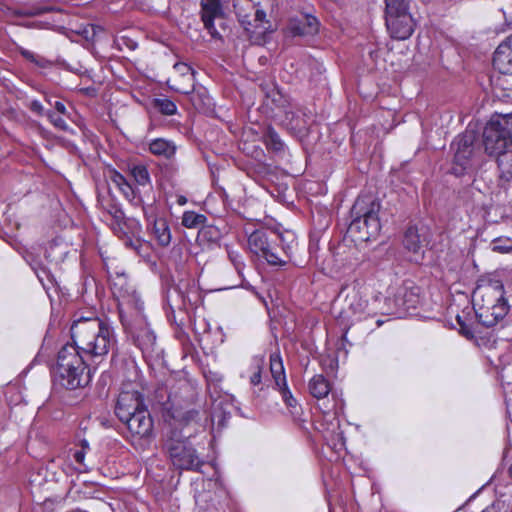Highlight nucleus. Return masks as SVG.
Listing matches in <instances>:
<instances>
[{
	"label": "nucleus",
	"instance_id": "nucleus-29",
	"mask_svg": "<svg viewBox=\"0 0 512 512\" xmlns=\"http://www.w3.org/2000/svg\"><path fill=\"white\" fill-rule=\"evenodd\" d=\"M90 450V446L87 440L82 439L79 441V444L74 448L71 449V455L74 459L75 463L79 465V469L82 471L87 470V465L85 464V455Z\"/></svg>",
	"mask_w": 512,
	"mask_h": 512
},
{
	"label": "nucleus",
	"instance_id": "nucleus-15",
	"mask_svg": "<svg viewBox=\"0 0 512 512\" xmlns=\"http://www.w3.org/2000/svg\"><path fill=\"white\" fill-rule=\"evenodd\" d=\"M122 422L126 424L132 436L142 439L152 435L153 420L146 407L138 410L137 413L132 414L127 420H123Z\"/></svg>",
	"mask_w": 512,
	"mask_h": 512
},
{
	"label": "nucleus",
	"instance_id": "nucleus-40",
	"mask_svg": "<svg viewBox=\"0 0 512 512\" xmlns=\"http://www.w3.org/2000/svg\"><path fill=\"white\" fill-rule=\"evenodd\" d=\"M46 116L56 128H59L61 130L67 129V123L61 115H58L52 111H48L46 112Z\"/></svg>",
	"mask_w": 512,
	"mask_h": 512
},
{
	"label": "nucleus",
	"instance_id": "nucleus-39",
	"mask_svg": "<svg viewBox=\"0 0 512 512\" xmlns=\"http://www.w3.org/2000/svg\"><path fill=\"white\" fill-rule=\"evenodd\" d=\"M54 11H60L59 8H56L55 6H52L50 4H38L30 9L29 12H27V15L31 16H39L43 15L45 13L54 12Z\"/></svg>",
	"mask_w": 512,
	"mask_h": 512
},
{
	"label": "nucleus",
	"instance_id": "nucleus-5",
	"mask_svg": "<svg viewBox=\"0 0 512 512\" xmlns=\"http://www.w3.org/2000/svg\"><path fill=\"white\" fill-rule=\"evenodd\" d=\"M133 311L130 315H126L124 310L120 308V317L134 335L137 346L143 353L151 354L155 351L156 335L147 326L146 319L143 315V302L139 296L133 294L126 303Z\"/></svg>",
	"mask_w": 512,
	"mask_h": 512
},
{
	"label": "nucleus",
	"instance_id": "nucleus-3",
	"mask_svg": "<svg viewBox=\"0 0 512 512\" xmlns=\"http://www.w3.org/2000/svg\"><path fill=\"white\" fill-rule=\"evenodd\" d=\"M91 380L84 355L74 345L66 344L58 352L54 382L68 390L85 387Z\"/></svg>",
	"mask_w": 512,
	"mask_h": 512
},
{
	"label": "nucleus",
	"instance_id": "nucleus-11",
	"mask_svg": "<svg viewBox=\"0 0 512 512\" xmlns=\"http://www.w3.org/2000/svg\"><path fill=\"white\" fill-rule=\"evenodd\" d=\"M249 250L260 257H263L270 265H285L286 259H283L275 248L268 241L267 234L263 230H256L248 237Z\"/></svg>",
	"mask_w": 512,
	"mask_h": 512
},
{
	"label": "nucleus",
	"instance_id": "nucleus-49",
	"mask_svg": "<svg viewBox=\"0 0 512 512\" xmlns=\"http://www.w3.org/2000/svg\"><path fill=\"white\" fill-rule=\"evenodd\" d=\"M178 203L183 205L186 203V199L184 197H181L179 200H178Z\"/></svg>",
	"mask_w": 512,
	"mask_h": 512
},
{
	"label": "nucleus",
	"instance_id": "nucleus-24",
	"mask_svg": "<svg viewBox=\"0 0 512 512\" xmlns=\"http://www.w3.org/2000/svg\"><path fill=\"white\" fill-rule=\"evenodd\" d=\"M149 150L156 156H162L164 158L170 159L176 152V146L171 141L163 138H157L151 141L149 144Z\"/></svg>",
	"mask_w": 512,
	"mask_h": 512
},
{
	"label": "nucleus",
	"instance_id": "nucleus-16",
	"mask_svg": "<svg viewBox=\"0 0 512 512\" xmlns=\"http://www.w3.org/2000/svg\"><path fill=\"white\" fill-rule=\"evenodd\" d=\"M339 295H344L347 312L352 315H362L366 311L367 300L358 283L353 282L343 286Z\"/></svg>",
	"mask_w": 512,
	"mask_h": 512
},
{
	"label": "nucleus",
	"instance_id": "nucleus-6",
	"mask_svg": "<svg viewBox=\"0 0 512 512\" xmlns=\"http://www.w3.org/2000/svg\"><path fill=\"white\" fill-rule=\"evenodd\" d=\"M454 151L452 172L461 176L481 163V148L474 131H466L451 144Z\"/></svg>",
	"mask_w": 512,
	"mask_h": 512
},
{
	"label": "nucleus",
	"instance_id": "nucleus-36",
	"mask_svg": "<svg viewBox=\"0 0 512 512\" xmlns=\"http://www.w3.org/2000/svg\"><path fill=\"white\" fill-rule=\"evenodd\" d=\"M264 365V360L262 358L254 359V363L252 365V374L250 376V383L254 386L259 385L261 383V374Z\"/></svg>",
	"mask_w": 512,
	"mask_h": 512
},
{
	"label": "nucleus",
	"instance_id": "nucleus-1",
	"mask_svg": "<svg viewBox=\"0 0 512 512\" xmlns=\"http://www.w3.org/2000/svg\"><path fill=\"white\" fill-rule=\"evenodd\" d=\"M70 331L71 345L94 362H101L115 344L113 329L99 318L78 319Z\"/></svg>",
	"mask_w": 512,
	"mask_h": 512
},
{
	"label": "nucleus",
	"instance_id": "nucleus-47",
	"mask_svg": "<svg viewBox=\"0 0 512 512\" xmlns=\"http://www.w3.org/2000/svg\"><path fill=\"white\" fill-rule=\"evenodd\" d=\"M54 108H55L56 112L61 114V115H65L67 113V110H66V107H65L64 103H62L60 101H56L55 102Z\"/></svg>",
	"mask_w": 512,
	"mask_h": 512
},
{
	"label": "nucleus",
	"instance_id": "nucleus-25",
	"mask_svg": "<svg viewBox=\"0 0 512 512\" xmlns=\"http://www.w3.org/2000/svg\"><path fill=\"white\" fill-rule=\"evenodd\" d=\"M499 178L508 183L512 181V150L504 151L497 156Z\"/></svg>",
	"mask_w": 512,
	"mask_h": 512
},
{
	"label": "nucleus",
	"instance_id": "nucleus-42",
	"mask_svg": "<svg viewBox=\"0 0 512 512\" xmlns=\"http://www.w3.org/2000/svg\"><path fill=\"white\" fill-rule=\"evenodd\" d=\"M228 256L232 264L234 265L235 269L239 274H241L242 269L244 268V262L242 260V257L239 253L234 251H229Z\"/></svg>",
	"mask_w": 512,
	"mask_h": 512
},
{
	"label": "nucleus",
	"instance_id": "nucleus-8",
	"mask_svg": "<svg viewBox=\"0 0 512 512\" xmlns=\"http://www.w3.org/2000/svg\"><path fill=\"white\" fill-rule=\"evenodd\" d=\"M512 143V121L507 115L493 116L483 132V144L489 155H500Z\"/></svg>",
	"mask_w": 512,
	"mask_h": 512
},
{
	"label": "nucleus",
	"instance_id": "nucleus-20",
	"mask_svg": "<svg viewBox=\"0 0 512 512\" xmlns=\"http://www.w3.org/2000/svg\"><path fill=\"white\" fill-rule=\"evenodd\" d=\"M165 410L170 417L179 424L188 425L197 420L199 412L195 409H185L179 406L170 397L165 403Z\"/></svg>",
	"mask_w": 512,
	"mask_h": 512
},
{
	"label": "nucleus",
	"instance_id": "nucleus-48",
	"mask_svg": "<svg viewBox=\"0 0 512 512\" xmlns=\"http://www.w3.org/2000/svg\"><path fill=\"white\" fill-rule=\"evenodd\" d=\"M175 89H176L177 91H179V92H181V93H185V94H186V93H189V91H190L189 89H181V88H178V87H176Z\"/></svg>",
	"mask_w": 512,
	"mask_h": 512
},
{
	"label": "nucleus",
	"instance_id": "nucleus-30",
	"mask_svg": "<svg viewBox=\"0 0 512 512\" xmlns=\"http://www.w3.org/2000/svg\"><path fill=\"white\" fill-rule=\"evenodd\" d=\"M207 218L203 214L194 211H185L182 216V225L186 228L203 227Z\"/></svg>",
	"mask_w": 512,
	"mask_h": 512
},
{
	"label": "nucleus",
	"instance_id": "nucleus-52",
	"mask_svg": "<svg viewBox=\"0 0 512 512\" xmlns=\"http://www.w3.org/2000/svg\"><path fill=\"white\" fill-rule=\"evenodd\" d=\"M423 2H430L431 0H422Z\"/></svg>",
	"mask_w": 512,
	"mask_h": 512
},
{
	"label": "nucleus",
	"instance_id": "nucleus-35",
	"mask_svg": "<svg viewBox=\"0 0 512 512\" xmlns=\"http://www.w3.org/2000/svg\"><path fill=\"white\" fill-rule=\"evenodd\" d=\"M155 106L164 115H169V116L174 115L177 111V107H176L175 103L167 98L156 99Z\"/></svg>",
	"mask_w": 512,
	"mask_h": 512
},
{
	"label": "nucleus",
	"instance_id": "nucleus-28",
	"mask_svg": "<svg viewBox=\"0 0 512 512\" xmlns=\"http://www.w3.org/2000/svg\"><path fill=\"white\" fill-rule=\"evenodd\" d=\"M67 253L68 249L66 244L58 241H53L49 244L48 248L46 249V258L49 259L51 262L57 263L63 261Z\"/></svg>",
	"mask_w": 512,
	"mask_h": 512
},
{
	"label": "nucleus",
	"instance_id": "nucleus-19",
	"mask_svg": "<svg viewBox=\"0 0 512 512\" xmlns=\"http://www.w3.org/2000/svg\"><path fill=\"white\" fill-rule=\"evenodd\" d=\"M319 23L314 16L304 15L299 19L291 20L288 29L293 36L314 35L318 32Z\"/></svg>",
	"mask_w": 512,
	"mask_h": 512
},
{
	"label": "nucleus",
	"instance_id": "nucleus-21",
	"mask_svg": "<svg viewBox=\"0 0 512 512\" xmlns=\"http://www.w3.org/2000/svg\"><path fill=\"white\" fill-rule=\"evenodd\" d=\"M240 22L251 37H261L270 29L269 21L266 20V13L259 9L255 12L254 24L251 23L247 16L240 18Z\"/></svg>",
	"mask_w": 512,
	"mask_h": 512
},
{
	"label": "nucleus",
	"instance_id": "nucleus-10",
	"mask_svg": "<svg viewBox=\"0 0 512 512\" xmlns=\"http://www.w3.org/2000/svg\"><path fill=\"white\" fill-rule=\"evenodd\" d=\"M111 228L127 248L137 254L141 253L144 245L141 239L142 226L137 219L124 216L121 221L111 222Z\"/></svg>",
	"mask_w": 512,
	"mask_h": 512
},
{
	"label": "nucleus",
	"instance_id": "nucleus-13",
	"mask_svg": "<svg viewBox=\"0 0 512 512\" xmlns=\"http://www.w3.org/2000/svg\"><path fill=\"white\" fill-rule=\"evenodd\" d=\"M270 371L275 381V385L282 395V399L291 409L297 408V400L293 397L291 391L287 386L284 366L282 359L278 354H272L270 356Z\"/></svg>",
	"mask_w": 512,
	"mask_h": 512
},
{
	"label": "nucleus",
	"instance_id": "nucleus-37",
	"mask_svg": "<svg viewBox=\"0 0 512 512\" xmlns=\"http://www.w3.org/2000/svg\"><path fill=\"white\" fill-rule=\"evenodd\" d=\"M174 69L189 82V88H193L194 73L192 68L185 63H176Z\"/></svg>",
	"mask_w": 512,
	"mask_h": 512
},
{
	"label": "nucleus",
	"instance_id": "nucleus-22",
	"mask_svg": "<svg viewBox=\"0 0 512 512\" xmlns=\"http://www.w3.org/2000/svg\"><path fill=\"white\" fill-rule=\"evenodd\" d=\"M109 178L129 202L135 206L143 204L141 197H137L136 191L122 174L116 170H111Z\"/></svg>",
	"mask_w": 512,
	"mask_h": 512
},
{
	"label": "nucleus",
	"instance_id": "nucleus-41",
	"mask_svg": "<svg viewBox=\"0 0 512 512\" xmlns=\"http://www.w3.org/2000/svg\"><path fill=\"white\" fill-rule=\"evenodd\" d=\"M107 212L112 217V222L121 221V219H123L125 216L121 207L115 203H112L108 206Z\"/></svg>",
	"mask_w": 512,
	"mask_h": 512
},
{
	"label": "nucleus",
	"instance_id": "nucleus-33",
	"mask_svg": "<svg viewBox=\"0 0 512 512\" xmlns=\"http://www.w3.org/2000/svg\"><path fill=\"white\" fill-rule=\"evenodd\" d=\"M131 175L139 185H146L150 182V176L147 168L142 165L134 166L131 169Z\"/></svg>",
	"mask_w": 512,
	"mask_h": 512
},
{
	"label": "nucleus",
	"instance_id": "nucleus-4",
	"mask_svg": "<svg viewBox=\"0 0 512 512\" xmlns=\"http://www.w3.org/2000/svg\"><path fill=\"white\" fill-rule=\"evenodd\" d=\"M380 203L372 197H359L351 213L354 217L348 227V233L358 242L376 239L381 230L379 219Z\"/></svg>",
	"mask_w": 512,
	"mask_h": 512
},
{
	"label": "nucleus",
	"instance_id": "nucleus-50",
	"mask_svg": "<svg viewBox=\"0 0 512 512\" xmlns=\"http://www.w3.org/2000/svg\"><path fill=\"white\" fill-rule=\"evenodd\" d=\"M36 274H37L38 279L42 282L43 278L40 276V274L38 272H36Z\"/></svg>",
	"mask_w": 512,
	"mask_h": 512
},
{
	"label": "nucleus",
	"instance_id": "nucleus-44",
	"mask_svg": "<svg viewBox=\"0 0 512 512\" xmlns=\"http://www.w3.org/2000/svg\"><path fill=\"white\" fill-rule=\"evenodd\" d=\"M29 108L32 112L36 113L39 116L46 115L44 107L38 100L31 101L29 104Z\"/></svg>",
	"mask_w": 512,
	"mask_h": 512
},
{
	"label": "nucleus",
	"instance_id": "nucleus-43",
	"mask_svg": "<svg viewBox=\"0 0 512 512\" xmlns=\"http://www.w3.org/2000/svg\"><path fill=\"white\" fill-rule=\"evenodd\" d=\"M385 9L409 6L410 0H384Z\"/></svg>",
	"mask_w": 512,
	"mask_h": 512
},
{
	"label": "nucleus",
	"instance_id": "nucleus-23",
	"mask_svg": "<svg viewBox=\"0 0 512 512\" xmlns=\"http://www.w3.org/2000/svg\"><path fill=\"white\" fill-rule=\"evenodd\" d=\"M309 393L316 399H323L331 391L330 382L321 374L313 376L308 383Z\"/></svg>",
	"mask_w": 512,
	"mask_h": 512
},
{
	"label": "nucleus",
	"instance_id": "nucleus-34",
	"mask_svg": "<svg viewBox=\"0 0 512 512\" xmlns=\"http://www.w3.org/2000/svg\"><path fill=\"white\" fill-rule=\"evenodd\" d=\"M201 241L216 242L220 238V231L214 226H203L198 234Z\"/></svg>",
	"mask_w": 512,
	"mask_h": 512
},
{
	"label": "nucleus",
	"instance_id": "nucleus-17",
	"mask_svg": "<svg viewBox=\"0 0 512 512\" xmlns=\"http://www.w3.org/2000/svg\"><path fill=\"white\" fill-rule=\"evenodd\" d=\"M493 65L501 73L512 74V35L497 47Z\"/></svg>",
	"mask_w": 512,
	"mask_h": 512
},
{
	"label": "nucleus",
	"instance_id": "nucleus-14",
	"mask_svg": "<svg viewBox=\"0 0 512 512\" xmlns=\"http://www.w3.org/2000/svg\"><path fill=\"white\" fill-rule=\"evenodd\" d=\"M201 19L204 27L213 38L220 39L221 34L215 28L214 21H223L224 12L220 0H202L201 1Z\"/></svg>",
	"mask_w": 512,
	"mask_h": 512
},
{
	"label": "nucleus",
	"instance_id": "nucleus-7",
	"mask_svg": "<svg viewBox=\"0 0 512 512\" xmlns=\"http://www.w3.org/2000/svg\"><path fill=\"white\" fill-rule=\"evenodd\" d=\"M164 448L177 469L198 471L204 463L188 438L182 436L177 430H172L167 436Z\"/></svg>",
	"mask_w": 512,
	"mask_h": 512
},
{
	"label": "nucleus",
	"instance_id": "nucleus-27",
	"mask_svg": "<svg viewBox=\"0 0 512 512\" xmlns=\"http://www.w3.org/2000/svg\"><path fill=\"white\" fill-rule=\"evenodd\" d=\"M403 244L408 251H411L415 254L420 252L423 240L421 239L417 228L409 227L406 230L404 234Z\"/></svg>",
	"mask_w": 512,
	"mask_h": 512
},
{
	"label": "nucleus",
	"instance_id": "nucleus-26",
	"mask_svg": "<svg viewBox=\"0 0 512 512\" xmlns=\"http://www.w3.org/2000/svg\"><path fill=\"white\" fill-rule=\"evenodd\" d=\"M283 123L293 132L301 133L307 129L306 119L292 110L285 111Z\"/></svg>",
	"mask_w": 512,
	"mask_h": 512
},
{
	"label": "nucleus",
	"instance_id": "nucleus-18",
	"mask_svg": "<svg viewBox=\"0 0 512 512\" xmlns=\"http://www.w3.org/2000/svg\"><path fill=\"white\" fill-rule=\"evenodd\" d=\"M144 214L148 221L152 222V233L161 246H168L171 242V232L164 218H156L153 213H149L146 207H143Z\"/></svg>",
	"mask_w": 512,
	"mask_h": 512
},
{
	"label": "nucleus",
	"instance_id": "nucleus-9",
	"mask_svg": "<svg viewBox=\"0 0 512 512\" xmlns=\"http://www.w3.org/2000/svg\"><path fill=\"white\" fill-rule=\"evenodd\" d=\"M385 24L390 36L396 40L408 39L416 26L409 6L385 9Z\"/></svg>",
	"mask_w": 512,
	"mask_h": 512
},
{
	"label": "nucleus",
	"instance_id": "nucleus-46",
	"mask_svg": "<svg viewBox=\"0 0 512 512\" xmlns=\"http://www.w3.org/2000/svg\"><path fill=\"white\" fill-rule=\"evenodd\" d=\"M20 54L28 61L30 62H33L34 60H36V54L27 50V49H24V48H21L20 49Z\"/></svg>",
	"mask_w": 512,
	"mask_h": 512
},
{
	"label": "nucleus",
	"instance_id": "nucleus-38",
	"mask_svg": "<svg viewBox=\"0 0 512 512\" xmlns=\"http://www.w3.org/2000/svg\"><path fill=\"white\" fill-rule=\"evenodd\" d=\"M492 250L495 252L507 253L512 250V240L509 238L496 239L492 243Z\"/></svg>",
	"mask_w": 512,
	"mask_h": 512
},
{
	"label": "nucleus",
	"instance_id": "nucleus-32",
	"mask_svg": "<svg viewBox=\"0 0 512 512\" xmlns=\"http://www.w3.org/2000/svg\"><path fill=\"white\" fill-rule=\"evenodd\" d=\"M277 238L280 241L281 245V254H279L283 259H286V263L288 262L293 244L295 242L294 236L290 233L287 234H279Z\"/></svg>",
	"mask_w": 512,
	"mask_h": 512
},
{
	"label": "nucleus",
	"instance_id": "nucleus-45",
	"mask_svg": "<svg viewBox=\"0 0 512 512\" xmlns=\"http://www.w3.org/2000/svg\"><path fill=\"white\" fill-rule=\"evenodd\" d=\"M33 63L41 68H49L52 66V62L42 56L36 55V60Z\"/></svg>",
	"mask_w": 512,
	"mask_h": 512
},
{
	"label": "nucleus",
	"instance_id": "nucleus-12",
	"mask_svg": "<svg viewBox=\"0 0 512 512\" xmlns=\"http://www.w3.org/2000/svg\"><path fill=\"white\" fill-rule=\"evenodd\" d=\"M145 406L143 395L137 390L123 389L117 398L115 404V414L122 422L127 420L129 416L143 409Z\"/></svg>",
	"mask_w": 512,
	"mask_h": 512
},
{
	"label": "nucleus",
	"instance_id": "nucleus-31",
	"mask_svg": "<svg viewBox=\"0 0 512 512\" xmlns=\"http://www.w3.org/2000/svg\"><path fill=\"white\" fill-rule=\"evenodd\" d=\"M263 137L268 149H271L275 152H280L284 149V143L280 139L278 133L272 127H268L266 129Z\"/></svg>",
	"mask_w": 512,
	"mask_h": 512
},
{
	"label": "nucleus",
	"instance_id": "nucleus-2",
	"mask_svg": "<svg viewBox=\"0 0 512 512\" xmlns=\"http://www.w3.org/2000/svg\"><path fill=\"white\" fill-rule=\"evenodd\" d=\"M473 306L479 322L492 327L504 319L510 310L504 284L496 278L479 280L472 294Z\"/></svg>",
	"mask_w": 512,
	"mask_h": 512
},
{
	"label": "nucleus",
	"instance_id": "nucleus-51",
	"mask_svg": "<svg viewBox=\"0 0 512 512\" xmlns=\"http://www.w3.org/2000/svg\"><path fill=\"white\" fill-rule=\"evenodd\" d=\"M509 474H510V476L512 477V465L510 466Z\"/></svg>",
	"mask_w": 512,
	"mask_h": 512
}]
</instances>
